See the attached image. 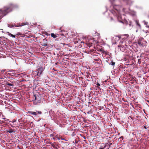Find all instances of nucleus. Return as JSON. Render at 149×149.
<instances>
[{"label": "nucleus", "mask_w": 149, "mask_h": 149, "mask_svg": "<svg viewBox=\"0 0 149 149\" xmlns=\"http://www.w3.org/2000/svg\"><path fill=\"white\" fill-rule=\"evenodd\" d=\"M18 6L16 4H11L0 9V20L9 13L11 12L13 9L17 8Z\"/></svg>", "instance_id": "obj_1"}, {"label": "nucleus", "mask_w": 149, "mask_h": 149, "mask_svg": "<svg viewBox=\"0 0 149 149\" xmlns=\"http://www.w3.org/2000/svg\"><path fill=\"white\" fill-rule=\"evenodd\" d=\"M33 98L34 99V103H36V104L40 103L41 102V98L38 95H35L33 96Z\"/></svg>", "instance_id": "obj_2"}, {"label": "nucleus", "mask_w": 149, "mask_h": 149, "mask_svg": "<svg viewBox=\"0 0 149 149\" xmlns=\"http://www.w3.org/2000/svg\"><path fill=\"white\" fill-rule=\"evenodd\" d=\"M146 42L143 38H140L138 40V43L139 46H143L145 45Z\"/></svg>", "instance_id": "obj_3"}, {"label": "nucleus", "mask_w": 149, "mask_h": 149, "mask_svg": "<svg viewBox=\"0 0 149 149\" xmlns=\"http://www.w3.org/2000/svg\"><path fill=\"white\" fill-rule=\"evenodd\" d=\"M43 70V68L42 67H40L38 68L36 71H34V72H36V73H37V75L38 76H40Z\"/></svg>", "instance_id": "obj_4"}, {"label": "nucleus", "mask_w": 149, "mask_h": 149, "mask_svg": "<svg viewBox=\"0 0 149 149\" xmlns=\"http://www.w3.org/2000/svg\"><path fill=\"white\" fill-rule=\"evenodd\" d=\"M28 23L27 22L22 23L21 24L17 23V25H15V26L16 27H20V26H22L28 25Z\"/></svg>", "instance_id": "obj_5"}, {"label": "nucleus", "mask_w": 149, "mask_h": 149, "mask_svg": "<svg viewBox=\"0 0 149 149\" xmlns=\"http://www.w3.org/2000/svg\"><path fill=\"white\" fill-rule=\"evenodd\" d=\"M135 23L136 26H138V27L140 29H141V26L139 23V21L138 20H136L135 21Z\"/></svg>", "instance_id": "obj_6"}, {"label": "nucleus", "mask_w": 149, "mask_h": 149, "mask_svg": "<svg viewBox=\"0 0 149 149\" xmlns=\"http://www.w3.org/2000/svg\"><path fill=\"white\" fill-rule=\"evenodd\" d=\"M15 25H17V24H15L14 25H13L12 24H8V27H10L11 28H13L15 27Z\"/></svg>", "instance_id": "obj_7"}, {"label": "nucleus", "mask_w": 149, "mask_h": 149, "mask_svg": "<svg viewBox=\"0 0 149 149\" xmlns=\"http://www.w3.org/2000/svg\"><path fill=\"white\" fill-rule=\"evenodd\" d=\"M107 145L106 144L104 143L102 144L101 146H100L99 149H104L106 147Z\"/></svg>", "instance_id": "obj_8"}, {"label": "nucleus", "mask_w": 149, "mask_h": 149, "mask_svg": "<svg viewBox=\"0 0 149 149\" xmlns=\"http://www.w3.org/2000/svg\"><path fill=\"white\" fill-rule=\"evenodd\" d=\"M28 112L29 113H31V115H33L35 116H36L37 115V113L36 112H33L32 111H29Z\"/></svg>", "instance_id": "obj_9"}, {"label": "nucleus", "mask_w": 149, "mask_h": 149, "mask_svg": "<svg viewBox=\"0 0 149 149\" xmlns=\"http://www.w3.org/2000/svg\"><path fill=\"white\" fill-rule=\"evenodd\" d=\"M7 33L8 35H9V36H11L13 38H15V35L12 34L11 33H9V32H7Z\"/></svg>", "instance_id": "obj_10"}, {"label": "nucleus", "mask_w": 149, "mask_h": 149, "mask_svg": "<svg viewBox=\"0 0 149 149\" xmlns=\"http://www.w3.org/2000/svg\"><path fill=\"white\" fill-rule=\"evenodd\" d=\"M51 36L54 38H56L57 36L54 33H52L51 34Z\"/></svg>", "instance_id": "obj_11"}, {"label": "nucleus", "mask_w": 149, "mask_h": 149, "mask_svg": "<svg viewBox=\"0 0 149 149\" xmlns=\"http://www.w3.org/2000/svg\"><path fill=\"white\" fill-rule=\"evenodd\" d=\"M6 85H8L9 86H13V85L12 84L9 83L8 82V81H6Z\"/></svg>", "instance_id": "obj_12"}, {"label": "nucleus", "mask_w": 149, "mask_h": 149, "mask_svg": "<svg viewBox=\"0 0 149 149\" xmlns=\"http://www.w3.org/2000/svg\"><path fill=\"white\" fill-rule=\"evenodd\" d=\"M118 48H119L120 49V50L121 51H123V49L122 50V49H121V48H123V46H122V45H118Z\"/></svg>", "instance_id": "obj_13"}, {"label": "nucleus", "mask_w": 149, "mask_h": 149, "mask_svg": "<svg viewBox=\"0 0 149 149\" xmlns=\"http://www.w3.org/2000/svg\"><path fill=\"white\" fill-rule=\"evenodd\" d=\"M13 132V131L12 129H10V130H8L7 131V132H9V133H12Z\"/></svg>", "instance_id": "obj_14"}, {"label": "nucleus", "mask_w": 149, "mask_h": 149, "mask_svg": "<svg viewBox=\"0 0 149 149\" xmlns=\"http://www.w3.org/2000/svg\"><path fill=\"white\" fill-rule=\"evenodd\" d=\"M36 112H37V115L38 114H41L42 113V112L41 111H36Z\"/></svg>", "instance_id": "obj_15"}, {"label": "nucleus", "mask_w": 149, "mask_h": 149, "mask_svg": "<svg viewBox=\"0 0 149 149\" xmlns=\"http://www.w3.org/2000/svg\"><path fill=\"white\" fill-rule=\"evenodd\" d=\"M109 64L112 65H114L115 64V63L113 62H111L109 63Z\"/></svg>", "instance_id": "obj_16"}, {"label": "nucleus", "mask_w": 149, "mask_h": 149, "mask_svg": "<svg viewBox=\"0 0 149 149\" xmlns=\"http://www.w3.org/2000/svg\"><path fill=\"white\" fill-rule=\"evenodd\" d=\"M42 45L44 46H46L47 45V43H45Z\"/></svg>", "instance_id": "obj_17"}, {"label": "nucleus", "mask_w": 149, "mask_h": 149, "mask_svg": "<svg viewBox=\"0 0 149 149\" xmlns=\"http://www.w3.org/2000/svg\"><path fill=\"white\" fill-rule=\"evenodd\" d=\"M144 24L146 25V26H147V25H147L148 24V22L144 21Z\"/></svg>", "instance_id": "obj_18"}, {"label": "nucleus", "mask_w": 149, "mask_h": 149, "mask_svg": "<svg viewBox=\"0 0 149 149\" xmlns=\"http://www.w3.org/2000/svg\"><path fill=\"white\" fill-rule=\"evenodd\" d=\"M52 146L54 148H56V149L57 148L56 147L55 145L54 144H52Z\"/></svg>", "instance_id": "obj_19"}, {"label": "nucleus", "mask_w": 149, "mask_h": 149, "mask_svg": "<svg viewBox=\"0 0 149 149\" xmlns=\"http://www.w3.org/2000/svg\"><path fill=\"white\" fill-rule=\"evenodd\" d=\"M96 85L98 87L100 86V84L99 83H97Z\"/></svg>", "instance_id": "obj_20"}, {"label": "nucleus", "mask_w": 149, "mask_h": 149, "mask_svg": "<svg viewBox=\"0 0 149 149\" xmlns=\"http://www.w3.org/2000/svg\"><path fill=\"white\" fill-rule=\"evenodd\" d=\"M21 35L20 33H18L16 34L17 35Z\"/></svg>", "instance_id": "obj_21"}, {"label": "nucleus", "mask_w": 149, "mask_h": 149, "mask_svg": "<svg viewBox=\"0 0 149 149\" xmlns=\"http://www.w3.org/2000/svg\"><path fill=\"white\" fill-rule=\"evenodd\" d=\"M116 11H117V13L118 14L119 13V10H116Z\"/></svg>", "instance_id": "obj_22"}, {"label": "nucleus", "mask_w": 149, "mask_h": 149, "mask_svg": "<svg viewBox=\"0 0 149 149\" xmlns=\"http://www.w3.org/2000/svg\"><path fill=\"white\" fill-rule=\"evenodd\" d=\"M111 145H112V143H109V146H110Z\"/></svg>", "instance_id": "obj_23"}, {"label": "nucleus", "mask_w": 149, "mask_h": 149, "mask_svg": "<svg viewBox=\"0 0 149 149\" xmlns=\"http://www.w3.org/2000/svg\"><path fill=\"white\" fill-rule=\"evenodd\" d=\"M146 27L147 28H149V25H147L146 26Z\"/></svg>", "instance_id": "obj_24"}, {"label": "nucleus", "mask_w": 149, "mask_h": 149, "mask_svg": "<svg viewBox=\"0 0 149 149\" xmlns=\"http://www.w3.org/2000/svg\"><path fill=\"white\" fill-rule=\"evenodd\" d=\"M110 0L111 2H113L115 0Z\"/></svg>", "instance_id": "obj_25"}, {"label": "nucleus", "mask_w": 149, "mask_h": 149, "mask_svg": "<svg viewBox=\"0 0 149 149\" xmlns=\"http://www.w3.org/2000/svg\"><path fill=\"white\" fill-rule=\"evenodd\" d=\"M10 82H11V83H13V81H10Z\"/></svg>", "instance_id": "obj_26"}, {"label": "nucleus", "mask_w": 149, "mask_h": 149, "mask_svg": "<svg viewBox=\"0 0 149 149\" xmlns=\"http://www.w3.org/2000/svg\"><path fill=\"white\" fill-rule=\"evenodd\" d=\"M148 17L149 18V15L148 16Z\"/></svg>", "instance_id": "obj_27"}, {"label": "nucleus", "mask_w": 149, "mask_h": 149, "mask_svg": "<svg viewBox=\"0 0 149 149\" xmlns=\"http://www.w3.org/2000/svg\"><path fill=\"white\" fill-rule=\"evenodd\" d=\"M0 121H1V120H0Z\"/></svg>", "instance_id": "obj_28"}]
</instances>
